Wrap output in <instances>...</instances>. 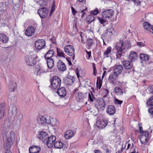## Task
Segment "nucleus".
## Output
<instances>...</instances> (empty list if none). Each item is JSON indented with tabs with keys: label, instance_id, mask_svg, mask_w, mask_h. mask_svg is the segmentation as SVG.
Here are the masks:
<instances>
[{
	"label": "nucleus",
	"instance_id": "09e8293b",
	"mask_svg": "<svg viewBox=\"0 0 153 153\" xmlns=\"http://www.w3.org/2000/svg\"><path fill=\"white\" fill-rule=\"evenodd\" d=\"M102 93L104 97H106L108 95V91L105 89L103 88H102Z\"/></svg>",
	"mask_w": 153,
	"mask_h": 153
},
{
	"label": "nucleus",
	"instance_id": "680f3d73",
	"mask_svg": "<svg viewBox=\"0 0 153 153\" xmlns=\"http://www.w3.org/2000/svg\"><path fill=\"white\" fill-rule=\"evenodd\" d=\"M123 102V101L115 98V105L118 104L120 105Z\"/></svg>",
	"mask_w": 153,
	"mask_h": 153
},
{
	"label": "nucleus",
	"instance_id": "4468645a",
	"mask_svg": "<svg viewBox=\"0 0 153 153\" xmlns=\"http://www.w3.org/2000/svg\"><path fill=\"white\" fill-rule=\"evenodd\" d=\"M35 70L37 72V75H40L41 74L47 71L46 69L43 66L38 65L35 67Z\"/></svg>",
	"mask_w": 153,
	"mask_h": 153
},
{
	"label": "nucleus",
	"instance_id": "338daca9",
	"mask_svg": "<svg viewBox=\"0 0 153 153\" xmlns=\"http://www.w3.org/2000/svg\"><path fill=\"white\" fill-rule=\"evenodd\" d=\"M71 9L73 15L74 16H75L77 13V11L72 7H71Z\"/></svg>",
	"mask_w": 153,
	"mask_h": 153
},
{
	"label": "nucleus",
	"instance_id": "052dcab7",
	"mask_svg": "<svg viewBox=\"0 0 153 153\" xmlns=\"http://www.w3.org/2000/svg\"><path fill=\"white\" fill-rule=\"evenodd\" d=\"M103 149L105 150L107 153H110V151L108 150V149L106 145L105 144L102 147Z\"/></svg>",
	"mask_w": 153,
	"mask_h": 153
},
{
	"label": "nucleus",
	"instance_id": "cd10ccee",
	"mask_svg": "<svg viewBox=\"0 0 153 153\" xmlns=\"http://www.w3.org/2000/svg\"><path fill=\"white\" fill-rule=\"evenodd\" d=\"M113 73L111 74L108 78V81L109 83L114 84L115 83V68L113 70Z\"/></svg>",
	"mask_w": 153,
	"mask_h": 153
},
{
	"label": "nucleus",
	"instance_id": "13d9d810",
	"mask_svg": "<svg viewBox=\"0 0 153 153\" xmlns=\"http://www.w3.org/2000/svg\"><path fill=\"white\" fill-rule=\"evenodd\" d=\"M136 43V45L140 48H141L145 46L144 43L143 42H137Z\"/></svg>",
	"mask_w": 153,
	"mask_h": 153
},
{
	"label": "nucleus",
	"instance_id": "a19ab883",
	"mask_svg": "<svg viewBox=\"0 0 153 153\" xmlns=\"http://www.w3.org/2000/svg\"><path fill=\"white\" fill-rule=\"evenodd\" d=\"M115 94L120 96L122 95L123 92L122 91L121 89L118 87H115Z\"/></svg>",
	"mask_w": 153,
	"mask_h": 153
},
{
	"label": "nucleus",
	"instance_id": "f257e3e1",
	"mask_svg": "<svg viewBox=\"0 0 153 153\" xmlns=\"http://www.w3.org/2000/svg\"><path fill=\"white\" fill-rule=\"evenodd\" d=\"M35 58V56L33 52H27L25 56L24 60L27 65L33 66L36 63Z\"/></svg>",
	"mask_w": 153,
	"mask_h": 153
},
{
	"label": "nucleus",
	"instance_id": "412c9836",
	"mask_svg": "<svg viewBox=\"0 0 153 153\" xmlns=\"http://www.w3.org/2000/svg\"><path fill=\"white\" fill-rule=\"evenodd\" d=\"M74 80V77L71 76H68L67 77L64 79L65 83L68 85H71L73 84Z\"/></svg>",
	"mask_w": 153,
	"mask_h": 153
},
{
	"label": "nucleus",
	"instance_id": "2eb2a0df",
	"mask_svg": "<svg viewBox=\"0 0 153 153\" xmlns=\"http://www.w3.org/2000/svg\"><path fill=\"white\" fill-rule=\"evenodd\" d=\"M35 29L32 26L27 27L25 32V34L27 36H31L33 35L35 32Z\"/></svg>",
	"mask_w": 153,
	"mask_h": 153
},
{
	"label": "nucleus",
	"instance_id": "58836bf2",
	"mask_svg": "<svg viewBox=\"0 0 153 153\" xmlns=\"http://www.w3.org/2000/svg\"><path fill=\"white\" fill-rule=\"evenodd\" d=\"M102 80L100 78L98 77L97 82V88L100 89L102 85Z\"/></svg>",
	"mask_w": 153,
	"mask_h": 153
},
{
	"label": "nucleus",
	"instance_id": "5fc2aeb1",
	"mask_svg": "<svg viewBox=\"0 0 153 153\" xmlns=\"http://www.w3.org/2000/svg\"><path fill=\"white\" fill-rule=\"evenodd\" d=\"M142 134L141 135L142 136H144L145 137H147V138H149V133L148 131H145L142 132Z\"/></svg>",
	"mask_w": 153,
	"mask_h": 153
},
{
	"label": "nucleus",
	"instance_id": "de8ad7c7",
	"mask_svg": "<svg viewBox=\"0 0 153 153\" xmlns=\"http://www.w3.org/2000/svg\"><path fill=\"white\" fill-rule=\"evenodd\" d=\"M99 13V11L98 8H96L94 10L90 11V14L94 15H97Z\"/></svg>",
	"mask_w": 153,
	"mask_h": 153
},
{
	"label": "nucleus",
	"instance_id": "0e129e2a",
	"mask_svg": "<svg viewBox=\"0 0 153 153\" xmlns=\"http://www.w3.org/2000/svg\"><path fill=\"white\" fill-rule=\"evenodd\" d=\"M86 52L87 53V55L86 56V57L87 59H90L91 56V51L88 52L87 50L86 51Z\"/></svg>",
	"mask_w": 153,
	"mask_h": 153
},
{
	"label": "nucleus",
	"instance_id": "4be33fe9",
	"mask_svg": "<svg viewBox=\"0 0 153 153\" xmlns=\"http://www.w3.org/2000/svg\"><path fill=\"white\" fill-rule=\"evenodd\" d=\"M130 61L127 60L124 61L123 64L124 66V68L126 69H130L133 67V64L131 63Z\"/></svg>",
	"mask_w": 153,
	"mask_h": 153
},
{
	"label": "nucleus",
	"instance_id": "4d7b16f0",
	"mask_svg": "<svg viewBox=\"0 0 153 153\" xmlns=\"http://www.w3.org/2000/svg\"><path fill=\"white\" fill-rule=\"evenodd\" d=\"M135 146H134L133 144H131V148L130 153H135Z\"/></svg>",
	"mask_w": 153,
	"mask_h": 153
},
{
	"label": "nucleus",
	"instance_id": "a878e982",
	"mask_svg": "<svg viewBox=\"0 0 153 153\" xmlns=\"http://www.w3.org/2000/svg\"><path fill=\"white\" fill-rule=\"evenodd\" d=\"M74 135V133L72 131L68 130L65 132L64 136L66 139H69L72 137Z\"/></svg>",
	"mask_w": 153,
	"mask_h": 153
},
{
	"label": "nucleus",
	"instance_id": "bb28decb",
	"mask_svg": "<svg viewBox=\"0 0 153 153\" xmlns=\"http://www.w3.org/2000/svg\"><path fill=\"white\" fill-rule=\"evenodd\" d=\"M139 58L142 61H148L149 58L148 54L145 53H140L139 55Z\"/></svg>",
	"mask_w": 153,
	"mask_h": 153
},
{
	"label": "nucleus",
	"instance_id": "49530a36",
	"mask_svg": "<svg viewBox=\"0 0 153 153\" xmlns=\"http://www.w3.org/2000/svg\"><path fill=\"white\" fill-rule=\"evenodd\" d=\"M111 47H109L107 48L106 51L104 52V55H107L110 53L111 52Z\"/></svg>",
	"mask_w": 153,
	"mask_h": 153
},
{
	"label": "nucleus",
	"instance_id": "7ed1b4c3",
	"mask_svg": "<svg viewBox=\"0 0 153 153\" xmlns=\"http://www.w3.org/2000/svg\"><path fill=\"white\" fill-rule=\"evenodd\" d=\"M5 134V139L6 143H11L14 142L15 134L13 131L7 132Z\"/></svg>",
	"mask_w": 153,
	"mask_h": 153
},
{
	"label": "nucleus",
	"instance_id": "5701e85b",
	"mask_svg": "<svg viewBox=\"0 0 153 153\" xmlns=\"http://www.w3.org/2000/svg\"><path fill=\"white\" fill-rule=\"evenodd\" d=\"M123 69V66L121 65H118L115 66V77H117V75L122 72Z\"/></svg>",
	"mask_w": 153,
	"mask_h": 153
},
{
	"label": "nucleus",
	"instance_id": "6ab92c4d",
	"mask_svg": "<svg viewBox=\"0 0 153 153\" xmlns=\"http://www.w3.org/2000/svg\"><path fill=\"white\" fill-rule=\"evenodd\" d=\"M41 150V148L39 146H33L29 148V151L30 153H39Z\"/></svg>",
	"mask_w": 153,
	"mask_h": 153
},
{
	"label": "nucleus",
	"instance_id": "f8f14e48",
	"mask_svg": "<svg viewBox=\"0 0 153 153\" xmlns=\"http://www.w3.org/2000/svg\"><path fill=\"white\" fill-rule=\"evenodd\" d=\"M128 58L131 62H135L138 58V55L137 52L131 51L130 53Z\"/></svg>",
	"mask_w": 153,
	"mask_h": 153
},
{
	"label": "nucleus",
	"instance_id": "9b49d317",
	"mask_svg": "<svg viewBox=\"0 0 153 153\" xmlns=\"http://www.w3.org/2000/svg\"><path fill=\"white\" fill-rule=\"evenodd\" d=\"M96 123L97 127L99 129H102L107 126L108 122L105 120L99 119L97 121Z\"/></svg>",
	"mask_w": 153,
	"mask_h": 153
},
{
	"label": "nucleus",
	"instance_id": "2f4dec72",
	"mask_svg": "<svg viewBox=\"0 0 153 153\" xmlns=\"http://www.w3.org/2000/svg\"><path fill=\"white\" fill-rule=\"evenodd\" d=\"M143 26L144 28L148 31H150L153 26V25H152L149 23L147 22H144L143 23Z\"/></svg>",
	"mask_w": 153,
	"mask_h": 153
},
{
	"label": "nucleus",
	"instance_id": "e433bc0d",
	"mask_svg": "<svg viewBox=\"0 0 153 153\" xmlns=\"http://www.w3.org/2000/svg\"><path fill=\"white\" fill-rule=\"evenodd\" d=\"M98 19L99 22L101 24H102L103 26H105L106 25L108 24V21L105 19H103L102 18L98 17Z\"/></svg>",
	"mask_w": 153,
	"mask_h": 153
},
{
	"label": "nucleus",
	"instance_id": "f704fd0d",
	"mask_svg": "<svg viewBox=\"0 0 153 153\" xmlns=\"http://www.w3.org/2000/svg\"><path fill=\"white\" fill-rule=\"evenodd\" d=\"M56 139V137L55 136L52 135L50 137L48 136V137L47 141H48V143H54Z\"/></svg>",
	"mask_w": 153,
	"mask_h": 153
},
{
	"label": "nucleus",
	"instance_id": "c03bdc74",
	"mask_svg": "<svg viewBox=\"0 0 153 153\" xmlns=\"http://www.w3.org/2000/svg\"><path fill=\"white\" fill-rule=\"evenodd\" d=\"M131 45L130 42L128 40L124 42V46L125 48L127 49L130 48L131 47Z\"/></svg>",
	"mask_w": 153,
	"mask_h": 153
},
{
	"label": "nucleus",
	"instance_id": "f03ea898",
	"mask_svg": "<svg viewBox=\"0 0 153 153\" xmlns=\"http://www.w3.org/2000/svg\"><path fill=\"white\" fill-rule=\"evenodd\" d=\"M61 79L57 76H54L50 80V87L53 89L57 90L61 85Z\"/></svg>",
	"mask_w": 153,
	"mask_h": 153
},
{
	"label": "nucleus",
	"instance_id": "ddd939ff",
	"mask_svg": "<svg viewBox=\"0 0 153 153\" xmlns=\"http://www.w3.org/2000/svg\"><path fill=\"white\" fill-rule=\"evenodd\" d=\"M38 13L42 18H45L47 16L48 13V10L46 8H41L38 11Z\"/></svg>",
	"mask_w": 153,
	"mask_h": 153
},
{
	"label": "nucleus",
	"instance_id": "aec40b11",
	"mask_svg": "<svg viewBox=\"0 0 153 153\" xmlns=\"http://www.w3.org/2000/svg\"><path fill=\"white\" fill-rule=\"evenodd\" d=\"M57 66L58 69L60 71H64L66 69V67L65 64L61 60H58Z\"/></svg>",
	"mask_w": 153,
	"mask_h": 153
},
{
	"label": "nucleus",
	"instance_id": "79ce46f5",
	"mask_svg": "<svg viewBox=\"0 0 153 153\" xmlns=\"http://www.w3.org/2000/svg\"><path fill=\"white\" fill-rule=\"evenodd\" d=\"M10 113H11L12 115H15L16 113L17 108L15 106H13L10 109Z\"/></svg>",
	"mask_w": 153,
	"mask_h": 153
},
{
	"label": "nucleus",
	"instance_id": "9d476101",
	"mask_svg": "<svg viewBox=\"0 0 153 153\" xmlns=\"http://www.w3.org/2000/svg\"><path fill=\"white\" fill-rule=\"evenodd\" d=\"M45 45V41L43 39H39L36 41L35 46L38 50H40L43 48Z\"/></svg>",
	"mask_w": 153,
	"mask_h": 153
},
{
	"label": "nucleus",
	"instance_id": "c756f323",
	"mask_svg": "<svg viewBox=\"0 0 153 153\" xmlns=\"http://www.w3.org/2000/svg\"><path fill=\"white\" fill-rule=\"evenodd\" d=\"M8 38L5 35L2 33H0V41L3 43L7 42Z\"/></svg>",
	"mask_w": 153,
	"mask_h": 153
},
{
	"label": "nucleus",
	"instance_id": "393cba45",
	"mask_svg": "<svg viewBox=\"0 0 153 153\" xmlns=\"http://www.w3.org/2000/svg\"><path fill=\"white\" fill-rule=\"evenodd\" d=\"M107 112L110 115H113L115 113V107L114 105H109L107 109Z\"/></svg>",
	"mask_w": 153,
	"mask_h": 153
},
{
	"label": "nucleus",
	"instance_id": "ea45409f",
	"mask_svg": "<svg viewBox=\"0 0 153 153\" xmlns=\"http://www.w3.org/2000/svg\"><path fill=\"white\" fill-rule=\"evenodd\" d=\"M95 18L93 16L89 15L87 17L86 22L90 24L94 20Z\"/></svg>",
	"mask_w": 153,
	"mask_h": 153
},
{
	"label": "nucleus",
	"instance_id": "8fccbe9b",
	"mask_svg": "<svg viewBox=\"0 0 153 153\" xmlns=\"http://www.w3.org/2000/svg\"><path fill=\"white\" fill-rule=\"evenodd\" d=\"M135 5L138 6L141 4V1L140 0H131Z\"/></svg>",
	"mask_w": 153,
	"mask_h": 153
},
{
	"label": "nucleus",
	"instance_id": "a211bd4d",
	"mask_svg": "<svg viewBox=\"0 0 153 153\" xmlns=\"http://www.w3.org/2000/svg\"><path fill=\"white\" fill-rule=\"evenodd\" d=\"M4 103L0 104V119L3 118L6 113V107Z\"/></svg>",
	"mask_w": 153,
	"mask_h": 153
},
{
	"label": "nucleus",
	"instance_id": "37998d69",
	"mask_svg": "<svg viewBox=\"0 0 153 153\" xmlns=\"http://www.w3.org/2000/svg\"><path fill=\"white\" fill-rule=\"evenodd\" d=\"M147 104L149 106H153V96L147 101Z\"/></svg>",
	"mask_w": 153,
	"mask_h": 153
},
{
	"label": "nucleus",
	"instance_id": "864d4df0",
	"mask_svg": "<svg viewBox=\"0 0 153 153\" xmlns=\"http://www.w3.org/2000/svg\"><path fill=\"white\" fill-rule=\"evenodd\" d=\"M87 42L88 45L91 46L93 44V40L92 39H88L87 40Z\"/></svg>",
	"mask_w": 153,
	"mask_h": 153
},
{
	"label": "nucleus",
	"instance_id": "20e7f679",
	"mask_svg": "<svg viewBox=\"0 0 153 153\" xmlns=\"http://www.w3.org/2000/svg\"><path fill=\"white\" fill-rule=\"evenodd\" d=\"M74 95L78 102H82L86 100L87 96L86 94H82L78 91L76 90L74 93Z\"/></svg>",
	"mask_w": 153,
	"mask_h": 153
},
{
	"label": "nucleus",
	"instance_id": "39448f33",
	"mask_svg": "<svg viewBox=\"0 0 153 153\" xmlns=\"http://www.w3.org/2000/svg\"><path fill=\"white\" fill-rule=\"evenodd\" d=\"M95 107L98 111L103 110L105 106V103L104 100L102 98L96 99L94 102Z\"/></svg>",
	"mask_w": 153,
	"mask_h": 153
},
{
	"label": "nucleus",
	"instance_id": "6e6d98bb",
	"mask_svg": "<svg viewBox=\"0 0 153 153\" xmlns=\"http://www.w3.org/2000/svg\"><path fill=\"white\" fill-rule=\"evenodd\" d=\"M148 112L151 114L150 116L151 118H152L153 117V107H151L149 108L148 109Z\"/></svg>",
	"mask_w": 153,
	"mask_h": 153
},
{
	"label": "nucleus",
	"instance_id": "bf43d9fd",
	"mask_svg": "<svg viewBox=\"0 0 153 153\" xmlns=\"http://www.w3.org/2000/svg\"><path fill=\"white\" fill-rule=\"evenodd\" d=\"M54 147L57 149H61L63 146V144H54Z\"/></svg>",
	"mask_w": 153,
	"mask_h": 153
},
{
	"label": "nucleus",
	"instance_id": "4c0bfd02",
	"mask_svg": "<svg viewBox=\"0 0 153 153\" xmlns=\"http://www.w3.org/2000/svg\"><path fill=\"white\" fill-rule=\"evenodd\" d=\"M149 139L147 137H145L141 135L140 136V140L141 143H146Z\"/></svg>",
	"mask_w": 153,
	"mask_h": 153
},
{
	"label": "nucleus",
	"instance_id": "f3484780",
	"mask_svg": "<svg viewBox=\"0 0 153 153\" xmlns=\"http://www.w3.org/2000/svg\"><path fill=\"white\" fill-rule=\"evenodd\" d=\"M23 115L21 114H19L16 117L14 118L13 123V124L16 125L20 124L21 121L23 120Z\"/></svg>",
	"mask_w": 153,
	"mask_h": 153
},
{
	"label": "nucleus",
	"instance_id": "423d86ee",
	"mask_svg": "<svg viewBox=\"0 0 153 153\" xmlns=\"http://www.w3.org/2000/svg\"><path fill=\"white\" fill-rule=\"evenodd\" d=\"M64 51L65 53L69 56H72L73 60L75 56V49L74 47L71 45H66L64 48Z\"/></svg>",
	"mask_w": 153,
	"mask_h": 153
},
{
	"label": "nucleus",
	"instance_id": "69168bd1",
	"mask_svg": "<svg viewBox=\"0 0 153 153\" xmlns=\"http://www.w3.org/2000/svg\"><path fill=\"white\" fill-rule=\"evenodd\" d=\"M142 125V123H141L140 124L139 123L138 124V126L139 127V132H140L141 133H142V132H143V128L142 126H141Z\"/></svg>",
	"mask_w": 153,
	"mask_h": 153
},
{
	"label": "nucleus",
	"instance_id": "473e14b6",
	"mask_svg": "<svg viewBox=\"0 0 153 153\" xmlns=\"http://www.w3.org/2000/svg\"><path fill=\"white\" fill-rule=\"evenodd\" d=\"M46 121V119L42 116H40L37 118V121L39 124H42Z\"/></svg>",
	"mask_w": 153,
	"mask_h": 153
},
{
	"label": "nucleus",
	"instance_id": "0eeeda50",
	"mask_svg": "<svg viewBox=\"0 0 153 153\" xmlns=\"http://www.w3.org/2000/svg\"><path fill=\"white\" fill-rule=\"evenodd\" d=\"M119 42L116 43L115 45V49L117 50L116 54L117 59H119L122 55L123 49L122 47L123 45V40H120Z\"/></svg>",
	"mask_w": 153,
	"mask_h": 153
},
{
	"label": "nucleus",
	"instance_id": "72a5a7b5",
	"mask_svg": "<svg viewBox=\"0 0 153 153\" xmlns=\"http://www.w3.org/2000/svg\"><path fill=\"white\" fill-rule=\"evenodd\" d=\"M76 72L78 78H79V77L84 76L85 74V72L80 69L77 68L76 69Z\"/></svg>",
	"mask_w": 153,
	"mask_h": 153
},
{
	"label": "nucleus",
	"instance_id": "c85d7f7f",
	"mask_svg": "<svg viewBox=\"0 0 153 153\" xmlns=\"http://www.w3.org/2000/svg\"><path fill=\"white\" fill-rule=\"evenodd\" d=\"M48 68L50 69L52 68L54 66V61L52 58L46 59Z\"/></svg>",
	"mask_w": 153,
	"mask_h": 153
},
{
	"label": "nucleus",
	"instance_id": "7c9ffc66",
	"mask_svg": "<svg viewBox=\"0 0 153 153\" xmlns=\"http://www.w3.org/2000/svg\"><path fill=\"white\" fill-rule=\"evenodd\" d=\"M54 53V51L53 50H51L47 52L45 56V59L52 58Z\"/></svg>",
	"mask_w": 153,
	"mask_h": 153
},
{
	"label": "nucleus",
	"instance_id": "a18cd8bd",
	"mask_svg": "<svg viewBox=\"0 0 153 153\" xmlns=\"http://www.w3.org/2000/svg\"><path fill=\"white\" fill-rule=\"evenodd\" d=\"M88 12L87 9L85 8L84 10H82L80 13H82V15L81 16L82 19H83V17L86 16L87 15V13Z\"/></svg>",
	"mask_w": 153,
	"mask_h": 153
},
{
	"label": "nucleus",
	"instance_id": "774afa93",
	"mask_svg": "<svg viewBox=\"0 0 153 153\" xmlns=\"http://www.w3.org/2000/svg\"><path fill=\"white\" fill-rule=\"evenodd\" d=\"M45 123L48 124H49L51 123V118L50 117H49L48 119H46V121L45 122Z\"/></svg>",
	"mask_w": 153,
	"mask_h": 153
},
{
	"label": "nucleus",
	"instance_id": "1a4fd4ad",
	"mask_svg": "<svg viewBox=\"0 0 153 153\" xmlns=\"http://www.w3.org/2000/svg\"><path fill=\"white\" fill-rule=\"evenodd\" d=\"M114 11L111 9H107L103 11L102 14L103 18H109L113 15Z\"/></svg>",
	"mask_w": 153,
	"mask_h": 153
},
{
	"label": "nucleus",
	"instance_id": "3c124183",
	"mask_svg": "<svg viewBox=\"0 0 153 153\" xmlns=\"http://www.w3.org/2000/svg\"><path fill=\"white\" fill-rule=\"evenodd\" d=\"M147 90L149 93L153 94V85L149 86L147 88Z\"/></svg>",
	"mask_w": 153,
	"mask_h": 153
},
{
	"label": "nucleus",
	"instance_id": "e2e57ef3",
	"mask_svg": "<svg viewBox=\"0 0 153 153\" xmlns=\"http://www.w3.org/2000/svg\"><path fill=\"white\" fill-rule=\"evenodd\" d=\"M88 97L90 101L92 102H93L94 101V102L95 101V100H96L94 98V97H93L92 96H91L90 94H89Z\"/></svg>",
	"mask_w": 153,
	"mask_h": 153
},
{
	"label": "nucleus",
	"instance_id": "c9c22d12",
	"mask_svg": "<svg viewBox=\"0 0 153 153\" xmlns=\"http://www.w3.org/2000/svg\"><path fill=\"white\" fill-rule=\"evenodd\" d=\"M57 55L58 56L64 57V58H65V54L62 50L58 48H57Z\"/></svg>",
	"mask_w": 153,
	"mask_h": 153
},
{
	"label": "nucleus",
	"instance_id": "603ef678",
	"mask_svg": "<svg viewBox=\"0 0 153 153\" xmlns=\"http://www.w3.org/2000/svg\"><path fill=\"white\" fill-rule=\"evenodd\" d=\"M131 146V144H122V149H128Z\"/></svg>",
	"mask_w": 153,
	"mask_h": 153
},
{
	"label": "nucleus",
	"instance_id": "dca6fc26",
	"mask_svg": "<svg viewBox=\"0 0 153 153\" xmlns=\"http://www.w3.org/2000/svg\"><path fill=\"white\" fill-rule=\"evenodd\" d=\"M57 89L56 92L59 96L64 97L66 95V91L64 87H62Z\"/></svg>",
	"mask_w": 153,
	"mask_h": 153
},
{
	"label": "nucleus",
	"instance_id": "b1692460",
	"mask_svg": "<svg viewBox=\"0 0 153 153\" xmlns=\"http://www.w3.org/2000/svg\"><path fill=\"white\" fill-rule=\"evenodd\" d=\"M17 85L14 82H11L8 85V88L10 91H14L16 88Z\"/></svg>",
	"mask_w": 153,
	"mask_h": 153
},
{
	"label": "nucleus",
	"instance_id": "6e6552de",
	"mask_svg": "<svg viewBox=\"0 0 153 153\" xmlns=\"http://www.w3.org/2000/svg\"><path fill=\"white\" fill-rule=\"evenodd\" d=\"M48 135L47 133L44 131H42L39 133L38 136L39 138L44 143H48L47 140Z\"/></svg>",
	"mask_w": 153,
	"mask_h": 153
}]
</instances>
